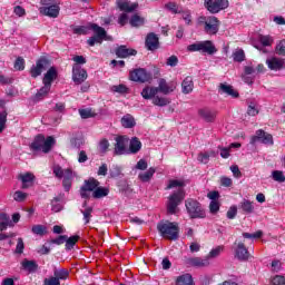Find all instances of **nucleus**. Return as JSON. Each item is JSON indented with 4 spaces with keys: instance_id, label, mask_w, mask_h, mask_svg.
I'll return each mask as SVG.
<instances>
[{
    "instance_id": "obj_64",
    "label": "nucleus",
    "mask_w": 285,
    "mask_h": 285,
    "mask_svg": "<svg viewBox=\"0 0 285 285\" xmlns=\"http://www.w3.org/2000/svg\"><path fill=\"white\" fill-rule=\"evenodd\" d=\"M73 35H88V27L80 26L73 29Z\"/></svg>"
},
{
    "instance_id": "obj_56",
    "label": "nucleus",
    "mask_w": 285,
    "mask_h": 285,
    "mask_svg": "<svg viewBox=\"0 0 285 285\" xmlns=\"http://www.w3.org/2000/svg\"><path fill=\"white\" fill-rule=\"evenodd\" d=\"M67 235H60L57 238L50 240V244H56V246H61L66 244Z\"/></svg>"
},
{
    "instance_id": "obj_16",
    "label": "nucleus",
    "mask_w": 285,
    "mask_h": 285,
    "mask_svg": "<svg viewBox=\"0 0 285 285\" xmlns=\"http://www.w3.org/2000/svg\"><path fill=\"white\" fill-rule=\"evenodd\" d=\"M266 66L274 72H279L281 70H285V59L272 57L266 60Z\"/></svg>"
},
{
    "instance_id": "obj_11",
    "label": "nucleus",
    "mask_w": 285,
    "mask_h": 285,
    "mask_svg": "<svg viewBox=\"0 0 285 285\" xmlns=\"http://www.w3.org/2000/svg\"><path fill=\"white\" fill-rule=\"evenodd\" d=\"M50 67V61L46 57H40L36 61V66L31 67L30 76L32 79H37V77H41V72L46 70V68Z\"/></svg>"
},
{
    "instance_id": "obj_49",
    "label": "nucleus",
    "mask_w": 285,
    "mask_h": 285,
    "mask_svg": "<svg viewBox=\"0 0 285 285\" xmlns=\"http://www.w3.org/2000/svg\"><path fill=\"white\" fill-rule=\"evenodd\" d=\"M105 39L106 38H101V37L99 38V36L94 35L87 40V43L92 48L95 43H104Z\"/></svg>"
},
{
    "instance_id": "obj_46",
    "label": "nucleus",
    "mask_w": 285,
    "mask_h": 285,
    "mask_svg": "<svg viewBox=\"0 0 285 285\" xmlns=\"http://www.w3.org/2000/svg\"><path fill=\"white\" fill-rule=\"evenodd\" d=\"M165 8L169 10V12H173V14L181 13V10H179V6H177L176 2H168L165 4Z\"/></svg>"
},
{
    "instance_id": "obj_25",
    "label": "nucleus",
    "mask_w": 285,
    "mask_h": 285,
    "mask_svg": "<svg viewBox=\"0 0 285 285\" xmlns=\"http://www.w3.org/2000/svg\"><path fill=\"white\" fill-rule=\"evenodd\" d=\"M52 87L50 85H43L38 92L33 96V101L37 104L39 101H42V99H46L48 97L50 90Z\"/></svg>"
},
{
    "instance_id": "obj_12",
    "label": "nucleus",
    "mask_w": 285,
    "mask_h": 285,
    "mask_svg": "<svg viewBox=\"0 0 285 285\" xmlns=\"http://www.w3.org/2000/svg\"><path fill=\"white\" fill-rule=\"evenodd\" d=\"M219 26H222L219 19L215 16H209L204 27V32L209 36H215L219 32Z\"/></svg>"
},
{
    "instance_id": "obj_26",
    "label": "nucleus",
    "mask_w": 285,
    "mask_h": 285,
    "mask_svg": "<svg viewBox=\"0 0 285 285\" xmlns=\"http://www.w3.org/2000/svg\"><path fill=\"white\" fill-rule=\"evenodd\" d=\"M20 181H22L21 188L26 190L27 188H30L32 184L35 183V176L31 173L22 174L18 177Z\"/></svg>"
},
{
    "instance_id": "obj_34",
    "label": "nucleus",
    "mask_w": 285,
    "mask_h": 285,
    "mask_svg": "<svg viewBox=\"0 0 285 285\" xmlns=\"http://www.w3.org/2000/svg\"><path fill=\"white\" fill-rule=\"evenodd\" d=\"M136 124L135 117L130 114H127L121 118V126L124 128H135Z\"/></svg>"
},
{
    "instance_id": "obj_60",
    "label": "nucleus",
    "mask_w": 285,
    "mask_h": 285,
    "mask_svg": "<svg viewBox=\"0 0 285 285\" xmlns=\"http://www.w3.org/2000/svg\"><path fill=\"white\" fill-rule=\"evenodd\" d=\"M209 210L213 215L219 213V202L212 200L209 204Z\"/></svg>"
},
{
    "instance_id": "obj_62",
    "label": "nucleus",
    "mask_w": 285,
    "mask_h": 285,
    "mask_svg": "<svg viewBox=\"0 0 285 285\" xmlns=\"http://www.w3.org/2000/svg\"><path fill=\"white\" fill-rule=\"evenodd\" d=\"M273 285H285V277L282 275H276L272 278Z\"/></svg>"
},
{
    "instance_id": "obj_21",
    "label": "nucleus",
    "mask_w": 285,
    "mask_h": 285,
    "mask_svg": "<svg viewBox=\"0 0 285 285\" xmlns=\"http://www.w3.org/2000/svg\"><path fill=\"white\" fill-rule=\"evenodd\" d=\"M59 6L51 4L49 7H43L40 9V12L45 14V17H51V19H57L59 17Z\"/></svg>"
},
{
    "instance_id": "obj_2",
    "label": "nucleus",
    "mask_w": 285,
    "mask_h": 285,
    "mask_svg": "<svg viewBox=\"0 0 285 285\" xmlns=\"http://www.w3.org/2000/svg\"><path fill=\"white\" fill-rule=\"evenodd\" d=\"M90 193H92L91 197L94 199H104V197H108L110 195V188L101 187V183L97 180V178H89L83 181V185L80 187V197L82 199H90Z\"/></svg>"
},
{
    "instance_id": "obj_32",
    "label": "nucleus",
    "mask_w": 285,
    "mask_h": 285,
    "mask_svg": "<svg viewBox=\"0 0 285 285\" xmlns=\"http://www.w3.org/2000/svg\"><path fill=\"white\" fill-rule=\"evenodd\" d=\"M176 285H195L190 274H183L176 278Z\"/></svg>"
},
{
    "instance_id": "obj_40",
    "label": "nucleus",
    "mask_w": 285,
    "mask_h": 285,
    "mask_svg": "<svg viewBox=\"0 0 285 285\" xmlns=\"http://www.w3.org/2000/svg\"><path fill=\"white\" fill-rule=\"evenodd\" d=\"M151 99H153L154 106H159L161 108H164V106H168V104H170V100H168L167 98L159 97V96H154Z\"/></svg>"
},
{
    "instance_id": "obj_38",
    "label": "nucleus",
    "mask_w": 285,
    "mask_h": 285,
    "mask_svg": "<svg viewBox=\"0 0 285 285\" xmlns=\"http://www.w3.org/2000/svg\"><path fill=\"white\" fill-rule=\"evenodd\" d=\"M62 197L61 196H57L53 197V199H51V210L53 213H61V210H63V206H61V204H59V202H61Z\"/></svg>"
},
{
    "instance_id": "obj_33",
    "label": "nucleus",
    "mask_w": 285,
    "mask_h": 285,
    "mask_svg": "<svg viewBox=\"0 0 285 285\" xmlns=\"http://www.w3.org/2000/svg\"><path fill=\"white\" fill-rule=\"evenodd\" d=\"M140 150H141V141L139 140V138L134 137L129 142V151L132 155H137V153H139Z\"/></svg>"
},
{
    "instance_id": "obj_59",
    "label": "nucleus",
    "mask_w": 285,
    "mask_h": 285,
    "mask_svg": "<svg viewBox=\"0 0 285 285\" xmlns=\"http://www.w3.org/2000/svg\"><path fill=\"white\" fill-rule=\"evenodd\" d=\"M247 115H249V117H255L256 115H259V109H257V107H255V104H250L247 108Z\"/></svg>"
},
{
    "instance_id": "obj_58",
    "label": "nucleus",
    "mask_w": 285,
    "mask_h": 285,
    "mask_svg": "<svg viewBox=\"0 0 285 285\" xmlns=\"http://www.w3.org/2000/svg\"><path fill=\"white\" fill-rule=\"evenodd\" d=\"M166 63H167V66H170V68H175L179 63V58H177V56L173 55L169 58H167Z\"/></svg>"
},
{
    "instance_id": "obj_63",
    "label": "nucleus",
    "mask_w": 285,
    "mask_h": 285,
    "mask_svg": "<svg viewBox=\"0 0 285 285\" xmlns=\"http://www.w3.org/2000/svg\"><path fill=\"white\" fill-rule=\"evenodd\" d=\"M43 285H61V282H59L55 276H51L43 279Z\"/></svg>"
},
{
    "instance_id": "obj_27",
    "label": "nucleus",
    "mask_w": 285,
    "mask_h": 285,
    "mask_svg": "<svg viewBox=\"0 0 285 285\" xmlns=\"http://www.w3.org/2000/svg\"><path fill=\"white\" fill-rule=\"evenodd\" d=\"M194 88H195V82H193V77L187 76L181 82L183 95H190Z\"/></svg>"
},
{
    "instance_id": "obj_23",
    "label": "nucleus",
    "mask_w": 285,
    "mask_h": 285,
    "mask_svg": "<svg viewBox=\"0 0 285 285\" xmlns=\"http://www.w3.org/2000/svg\"><path fill=\"white\" fill-rule=\"evenodd\" d=\"M219 92L228 95V97H232L233 99H238L239 97V91L235 90L233 86L226 83L219 85Z\"/></svg>"
},
{
    "instance_id": "obj_9",
    "label": "nucleus",
    "mask_w": 285,
    "mask_h": 285,
    "mask_svg": "<svg viewBox=\"0 0 285 285\" xmlns=\"http://www.w3.org/2000/svg\"><path fill=\"white\" fill-rule=\"evenodd\" d=\"M257 141L267 146H273L275 144L273 141V135L264 131L263 129L256 130L255 135L250 137L249 144L255 146Z\"/></svg>"
},
{
    "instance_id": "obj_28",
    "label": "nucleus",
    "mask_w": 285,
    "mask_h": 285,
    "mask_svg": "<svg viewBox=\"0 0 285 285\" xmlns=\"http://www.w3.org/2000/svg\"><path fill=\"white\" fill-rule=\"evenodd\" d=\"M21 266L23 271H27V273H37V271H39V264L35 261H28V258H24L21 262Z\"/></svg>"
},
{
    "instance_id": "obj_41",
    "label": "nucleus",
    "mask_w": 285,
    "mask_h": 285,
    "mask_svg": "<svg viewBox=\"0 0 285 285\" xmlns=\"http://www.w3.org/2000/svg\"><path fill=\"white\" fill-rule=\"evenodd\" d=\"M132 28H139V26H144V18L138 14H134L129 21Z\"/></svg>"
},
{
    "instance_id": "obj_37",
    "label": "nucleus",
    "mask_w": 285,
    "mask_h": 285,
    "mask_svg": "<svg viewBox=\"0 0 285 285\" xmlns=\"http://www.w3.org/2000/svg\"><path fill=\"white\" fill-rule=\"evenodd\" d=\"M90 28H91V30H94L96 37L106 39V37L108 36V33L106 32V29H104L102 27H100L97 23H91Z\"/></svg>"
},
{
    "instance_id": "obj_7",
    "label": "nucleus",
    "mask_w": 285,
    "mask_h": 285,
    "mask_svg": "<svg viewBox=\"0 0 285 285\" xmlns=\"http://www.w3.org/2000/svg\"><path fill=\"white\" fill-rule=\"evenodd\" d=\"M187 50H189V52H205L207 55H215V52H217V48H215V45H213L210 40L189 45Z\"/></svg>"
},
{
    "instance_id": "obj_18",
    "label": "nucleus",
    "mask_w": 285,
    "mask_h": 285,
    "mask_svg": "<svg viewBox=\"0 0 285 285\" xmlns=\"http://www.w3.org/2000/svg\"><path fill=\"white\" fill-rule=\"evenodd\" d=\"M115 141H116L115 148H114L115 155H125L126 147L128 146V141H129L128 137L117 136Z\"/></svg>"
},
{
    "instance_id": "obj_5",
    "label": "nucleus",
    "mask_w": 285,
    "mask_h": 285,
    "mask_svg": "<svg viewBox=\"0 0 285 285\" xmlns=\"http://www.w3.org/2000/svg\"><path fill=\"white\" fill-rule=\"evenodd\" d=\"M56 144L55 137L39 134L35 137L33 141L29 145L30 150L39 153L40 150L48 155L52 150V146Z\"/></svg>"
},
{
    "instance_id": "obj_35",
    "label": "nucleus",
    "mask_w": 285,
    "mask_h": 285,
    "mask_svg": "<svg viewBox=\"0 0 285 285\" xmlns=\"http://www.w3.org/2000/svg\"><path fill=\"white\" fill-rule=\"evenodd\" d=\"M155 175V168H149L147 171L140 173L138 175V179L141 180L144 184H147L148 181H150V179H153Z\"/></svg>"
},
{
    "instance_id": "obj_17",
    "label": "nucleus",
    "mask_w": 285,
    "mask_h": 285,
    "mask_svg": "<svg viewBox=\"0 0 285 285\" xmlns=\"http://www.w3.org/2000/svg\"><path fill=\"white\" fill-rule=\"evenodd\" d=\"M145 48L151 52H154V50H159V37L155 32L147 35Z\"/></svg>"
},
{
    "instance_id": "obj_43",
    "label": "nucleus",
    "mask_w": 285,
    "mask_h": 285,
    "mask_svg": "<svg viewBox=\"0 0 285 285\" xmlns=\"http://www.w3.org/2000/svg\"><path fill=\"white\" fill-rule=\"evenodd\" d=\"M31 233H33V235H40L42 237V235H46L47 228L43 225H33L31 228Z\"/></svg>"
},
{
    "instance_id": "obj_42",
    "label": "nucleus",
    "mask_w": 285,
    "mask_h": 285,
    "mask_svg": "<svg viewBox=\"0 0 285 285\" xmlns=\"http://www.w3.org/2000/svg\"><path fill=\"white\" fill-rule=\"evenodd\" d=\"M244 239H262L264 237V232L257 230L254 234L250 233H243Z\"/></svg>"
},
{
    "instance_id": "obj_15",
    "label": "nucleus",
    "mask_w": 285,
    "mask_h": 285,
    "mask_svg": "<svg viewBox=\"0 0 285 285\" xmlns=\"http://www.w3.org/2000/svg\"><path fill=\"white\" fill-rule=\"evenodd\" d=\"M115 55L118 59H128V57H137V50L128 48L126 45H120L115 49Z\"/></svg>"
},
{
    "instance_id": "obj_53",
    "label": "nucleus",
    "mask_w": 285,
    "mask_h": 285,
    "mask_svg": "<svg viewBox=\"0 0 285 285\" xmlns=\"http://www.w3.org/2000/svg\"><path fill=\"white\" fill-rule=\"evenodd\" d=\"M24 248L26 244L23 243V238H18V243L14 250L16 255H22Z\"/></svg>"
},
{
    "instance_id": "obj_51",
    "label": "nucleus",
    "mask_w": 285,
    "mask_h": 285,
    "mask_svg": "<svg viewBox=\"0 0 285 285\" xmlns=\"http://www.w3.org/2000/svg\"><path fill=\"white\" fill-rule=\"evenodd\" d=\"M222 250H224V247L217 246L216 248L212 249L206 257L208 259H213L215 257H219V255L222 254Z\"/></svg>"
},
{
    "instance_id": "obj_29",
    "label": "nucleus",
    "mask_w": 285,
    "mask_h": 285,
    "mask_svg": "<svg viewBox=\"0 0 285 285\" xmlns=\"http://www.w3.org/2000/svg\"><path fill=\"white\" fill-rule=\"evenodd\" d=\"M62 186H63L66 193H70V188H72V169L65 170Z\"/></svg>"
},
{
    "instance_id": "obj_13",
    "label": "nucleus",
    "mask_w": 285,
    "mask_h": 285,
    "mask_svg": "<svg viewBox=\"0 0 285 285\" xmlns=\"http://www.w3.org/2000/svg\"><path fill=\"white\" fill-rule=\"evenodd\" d=\"M88 79V71L81 68L79 65H73L72 67V80L77 86L83 83Z\"/></svg>"
},
{
    "instance_id": "obj_48",
    "label": "nucleus",
    "mask_w": 285,
    "mask_h": 285,
    "mask_svg": "<svg viewBox=\"0 0 285 285\" xmlns=\"http://www.w3.org/2000/svg\"><path fill=\"white\" fill-rule=\"evenodd\" d=\"M13 199H14V202H19V203L26 202V199H28V194L23 193L21 190H17L13 194Z\"/></svg>"
},
{
    "instance_id": "obj_8",
    "label": "nucleus",
    "mask_w": 285,
    "mask_h": 285,
    "mask_svg": "<svg viewBox=\"0 0 285 285\" xmlns=\"http://www.w3.org/2000/svg\"><path fill=\"white\" fill-rule=\"evenodd\" d=\"M129 79L130 81H136L138 83H146L153 81V73L144 68H137L129 72Z\"/></svg>"
},
{
    "instance_id": "obj_55",
    "label": "nucleus",
    "mask_w": 285,
    "mask_h": 285,
    "mask_svg": "<svg viewBox=\"0 0 285 285\" xmlns=\"http://www.w3.org/2000/svg\"><path fill=\"white\" fill-rule=\"evenodd\" d=\"M100 153H108V148H110V142L108 139L104 138L99 141Z\"/></svg>"
},
{
    "instance_id": "obj_3",
    "label": "nucleus",
    "mask_w": 285,
    "mask_h": 285,
    "mask_svg": "<svg viewBox=\"0 0 285 285\" xmlns=\"http://www.w3.org/2000/svg\"><path fill=\"white\" fill-rule=\"evenodd\" d=\"M177 89V82L170 81L167 82L166 79H160L158 82V87H145L141 91L142 99H153L156 97L158 92L163 95H170V92H175Z\"/></svg>"
},
{
    "instance_id": "obj_57",
    "label": "nucleus",
    "mask_w": 285,
    "mask_h": 285,
    "mask_svg": "<svg viewBox=\"0 0 285 285\" xmlns=\"http://www.w3.org/2000/svg\"><path fill=\"white\" fill-rule=\"evenodd\" d=\"M276 55H278L279 57H285V40H282L276 46Z\"/></svg>"
},
{
    "instance_id": "obj_4",
    "label": "nucleus",
    "mask_w": 285,
    "mask_h": 285,
    "mask_svg": "<svg viewBox=\"0 0 285 285\" xmlns=\"http://www.w3.org/2000/svg\"><path fill=\"white\" fill-rule=\"evenodd\" d=\"M157 230L164 239L169 242H177L179 239V224L177 222H160L157 225Z\"/></svg>"
},
{
    "instance_id": "obj_10",
    "label": "nucleus",
    "mask_w": 285,
    "mask_h": 285,
    "mask_svg": "<svg viewBox=\"0 0 285 285\" xmlns=\"http://www.w3.org/2000/svg\"><path fill=\"white\" fill-rule=\"evenodd\" d=\"M205 8L210 14H217L228 8V0H205Z\"/></svg>"
},
{
    "instance_id": "obj_39",
    "label": "nucleus",
    "mask_w": 285,
    "mask_h": 285,
    "mask_svg": "<svg viewBox=\"0 0 285 285\" xmlns=\"http://www.w3.org/2000/svg\"><path fill=\"white\" fill-rule=\"evenodd\" d=\"M79 115L81 119H90L92 117H97V112H95L92 108L79 109Z\"/></svg>"
},
{
    "instance_id": "obj_36",
    "label": "nucleus",
    "mask_w": 285,
    "mask_h": 285,
    "mask_svg": "<svg viewBox=\"0 0 285 285\" xmlns=\"http://www.w3.org/2000/svg\"><path fill=\"white\" fill-rule=\"evenodd\" d=\"M240 209L243 210V213H245L246 215H250V213H254L255 207L253 206V202L248 200V199H244L240 203Z\"/></svg>"
},
{
    "instance_id": "obj_61",
    "label": "nucleus",
    "mask_w": 285,
    "mask_h": 285,
    "mask_svg": "<svg viewBox=\"0 0 285 285\" xmlns=\"http://www.w3.org/2000/svg\"><path fill=\"white\" fill-rule=\"evenodd\" d=\"M220 186H224L225 188H230V186H233V179L226 176L220 177Z\"/></svg>"
},
{
    "instance_id": "obj_45",
    "label": "nucleus",
    "mask_w": 285,
    "mask_h": 285,
    "mask_svg": "<svg viewBox=\"0 0 285 285\" xmlns=\"http://www.w3.org/2000/svg\"><path fill=\"white\" fill-rule=\"evenodd\" d=\"M13 68L19 71L26 70V59H23V57H18L14 61Z\"/></svg>"
},
{
    "instance_id": "obj_30",
    "label": "nucleus",
    "mask_w": 285,
    "mask_h": 285,
    "mask_svg": "<svg viewBox=\"0 0 285 285\" xmlns=\"http://www.w3.org/2000/svg\"><path fill=\"white\" fill-rule=\"evenodd\" d=\"M53 277L58 279V282H66V279L70 277V271H68L67 268L55 269Z\"/></svg>"
},
{
    "instance_id": "obj_44",
    "label": "nucleus",
    "mask_w": 285,
    "mask_h": 285,
    "mask_svg": "<svg viewBox=\"0 0 285 285\" xmlns=\"http://www.w3.org/2000/svg\"><path fill=\"white\" fill-rule=\"evenodd\" d=\"M272 177H273L274 181H278V184H284V181H285L284 171H282V170H274L272 173Z\"/></svg>"
},
{
    "instance_id": "obj_47",
    "label": "nucleus",
    "mask_w": 285,
    "mask_h": 285,
    "mask_svg": "<svg viewBox=\"0 0 285 285\" xmlns=\"http://www.w3.org/2000/svg\"><path fill=\"white\" fill-rule=\"evenodd\" d=\"M233 59L237 63H242V61H244V59H246V53H244V51L242 49H238L237 51H235L233 53Z\"/></svg>"
},
{
    "instance_id": "obj_6",
    "label": "nucleus",
    "mask_w": 285,
    "mask_h": 285,
    "mask_svg": "<svg viewBox=\"0 0 285 285\" xmlns=\"http://www.w3.org/2000/svg\"><path fill=\"white\" fill-rule=\"evenodd\" d=\"M185 208L190 217V219H205L206 210L202 206V203L189 198L185 202Z\"/></svg>"
},
{
    "instance_id": "obj_1",
    "label": "nucleus",
    "mask_w": 285,
    "mask_h": 285,
    "mask_svg": "<svg viewBox=\"0 0 285 285\" xmlns=\"http://www.w3.org/2000/svg\"><path fill=\"white\" fill-rule=\"evenodd\" d=\"M186 184L183 180L171 179L166 187V190L178 188L176 191L169 195L167 203L168 215H177V208L186 199V190H184Z\"/></svg>"
},
{
    "instance_id": "obj_31",
    "label": "nucleus",
    "mask_w": 285,
    "mask_h": 285,
    "mask_svg": "<svg viewBox=\"0 0 285 285\" xmlns=\"http://www.w3.org/2000/svg\"><path fill=\"white\" fill-rule=\"evenodd\" d=\"M79 239H81V237L79 235H73L66 238L65 240V248L66 250H72V248H75V246L77 245V242H79Z\"/></svg>"
},
{
    "instance_id": "obj_52",
    "label": "nucleus",
    "mask_w": 285,
    "mask_h": 285,
    "mask_svg": "<svg viewBox=\"0 0 285 285\" xmlns=\"http://www.w3.org/2000/svg\"><path fill=\"white\" fill-rule=\"evenodd\" d=\"M259 42L266 48L273 46V38L271 36H259Z\"/></svg>"
},
{
    "instance_id": "obj_19",
    "label": "nucleus",
    "mask_w": 285,
    "mask_h": 285,
    "mask_svg": "<svg viewBox=\"0 0 285 285\" xmlns=\"http://www.w3.org/2000/svg\"><path fill=\"white\" fill-rule=\"evenodd\" d=\"M59 71L57 67H50L42 78V83L52 87V82L58 79Z\"/></svg>"
},
{
    "instance_id": "obj_50",
    "label": "nucleus",
    "mask_w": 285,
    "mask_h": 285,
    "mask_svg": "<svg viewBox=\"0 0 285 285\" xmlns=\"http://www.w3.org/2000/svg\"><path fill=\"white\" fill-rule=\"evenodd\" d=\"M83 215L85 224H90V219L92 218V207H87L85 210H81Z\"/></svg>"
},
{
    "instance_id": "obj_14",
    "label": "nucleus",
    "mask_w": 285,
    "mask_h": 285,
    "mask_svg": "<svg viewBox=\"0 0 285 285\" xmlns=\"http://www.w3.org/2000/svg\"><path fill=\"white\" fill-rule=\"evenodd\" d=\"M235 257L238 258L239 262H248L250 257V253H248V248H246V245L244 242L235 240Z\"/></svg>"
},
{
    "instance_id": "obj_20",
    "label": "nucleus",
    "mask_w": 285,
    "mask_h": 285,
    "mask_svg": "<svg viewBox=\"0 0 285 285\" xmlns=\"http://www.w3.org/2000/svg\"><path fill=\"white\" fill-rule=\"evenodd\" d=\"M186 264L189 266H195L196 268H204L206 266H210V261L207 256L205 258L191 257L186 259Z\"/></svg>"
},
{
    "instance_id": "obj_54",
    "label": "nucleus",
    "mask_w": 285,
    "mask_h": 285,
    "mask_svg": "<svg viewBox=\"0 0 285 285\" xmlns=\"http://www.w3.org/2000/svg\"><path fill=\"white\" fill-rule=\"evenodd\" d=\"M6 121H8V112L3 111L0 114V132L6 130Z\"/></svg>"
},
{
    "instance_id": "obj_24",
    "label": "nucleus",
    "mask_w": 285,
    "mask_h": 285,
    "mask_svg": "<svg viewBox=\"0 0 285 285\" xmlns=\"http://www.w3.org/2000/svg\"><path fill=\"white\" fill-rule=\"evenodd\" d=\"M117 7L121 12H135L139 4L137 2L130 4L129 2H124V0H117Z\"/></svg>"
},
{
    "instance_id": "obj_22",
    "label": "nucleus",
    "mask_w": 285,
    "mask_h": 285,
    "mask_svg": "<svg viewBox=\"0 0 285 285\" xmlns=\"http://www.w3.org/2000/svg\"><path fill=\"white\" fill-rule=\"evenodd\" d=\"M198 115L202 117V119H204V121H207V124H212L217 117V112L208 108L199 109Z\"/></svg>"
}]
</instances>
